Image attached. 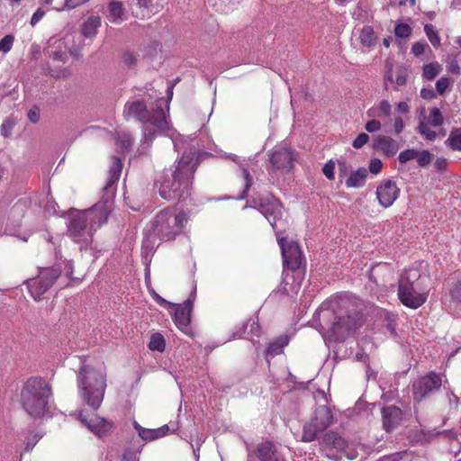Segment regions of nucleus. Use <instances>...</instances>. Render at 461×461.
I'll list each match as a JSON object with an SVG mask.
<instances>
[{
  "instance_id": "1",
  "label": "nucleus",
  "mask_w": 461,
  "mask_h": 461,
  "mask_svg": "<svg viewBox=\"0 0 461 461\" xmlns=\"http://www.w3.org/2000/svg\"><path fill=\"white\" fill-rule=\"evenodd\" d=\"M323 336L329 340L343 341L363 323L356 300L339 295L324 303L319 312Z\"/></svg>"
},
{
  "instance_id": "2",
  "label": "nucleus",
  "mask_w": 461,
  "mask_h": 461,
  "mask_svg": "<svg viewBox=\"0 0 461 461\" xmlns=\"http://www.w3.org/2000/svg\"><path fill=\"white\" fill-rule=\"evenodd\" d=\"M122 167V161L118 158L113 157L112 166L108 171L107 182L104 186V191L107 195L106 201L97 203L91 209L73 215L70 218L68 225L69 236L75 242L80 243L81 248L91 243L93 232L107 221L111 212L108 199L113 195V185L120 178Z\"/></svg>"
},
{
  "instance_id": "3",
  "label": "nucleus",
  "mask_w": 461,
  "mask_h": 461,
  "mask_svg": "<svg viewBox=\"0 0 461 461\" xmlns=\"http://www.w3.org/2000/svg\"><path fill=\"white\" fill-rule=\"evenodd\" d=\"M200 162L201 155L195 149L185 151L173 166L163 171L158 180L160 196L165 200H176L189 195Z\"/></svg>"
},
{
  "instance_id": "4",
  "label": "nucleus",
  "mask_w": 461,
  "mask_h": 461,
  "mask_svg": "<svg viewBox=\"0 0 461 461\" xmlns=\"http://www.w3.org/2000/svg\"><path fill=\"white\" fill-rule=\"evenodd\" d=\"M106 368L104 363L84 365L77 372V387L83 401L97 410L104 397L106 389Z\"/></svg>"
},
{
  "instance_id": "5",
  "label": "nucleus",
  "mask_w": 461,
  "mask_h": 461,
  "mask_svg": "<svg viewBox=\"0 0 461 461\" xmlns=\"http://www.w3.org/2000/svg\"><path fill=\"white\" fill-rule=\"evenodd\" d=\"M123 115L126 120L134 119L143 124L142 132L145 142H151L158 131H166L168 123L164 110L160 105L149 109L140 100L127 102Z\"/></svg>"
},
{
  "instance_id": "6",
  "label": "nucleus",
  "mask_w": 461,
  "mask_h": 461,
  "mask_svg": "<svg viewBox=\"0 0 461 461\" xmlns=\"http://www.w3.org/2000/svg\"><path fill=\"white\" fill-rule=\"evenodd\" d=\"M285 268L293 271L290 276L284 272L281 291L288 296L297 294L303 279V271L301 268L305 264V259L299 245L294 241H287L285 238H277Z\"/></svg>"
},
{
  "instance_id": "7",
  "label": "nucleus",
  "mask_w": 461,
  "mask_h": 461,
  "mask_svg": "<svg viewBox=\"0 0 461 461\" xmlns=\"http://www.w3.org/2000/svg\"><path fill=\"white\" fill-rule=\"evenodd\" d=\"M51 394V387L44 379L31 377L21 393L23 407L30 416L41 417L50 409Z\"/></svg>"
},
{
  "instance_id": "8",
  "label": "nucleus",
  "mask_w": 461,
  "mask_h": 461,
  "mask_svg": "<svg viewBox=\"0 0 461 461\" xmlns=\"http://www.w3.org/2000/svg\"><path fill=\"white\" fill-rule=\"evenodd\" d=\"M426 278L415 269L401 274L398 281V297L403 305L417 309L427 301L429 290L423 285Z\"/></svg>"
},
{
  "instance_id": "9",
  "label": "nucleus",
  "mask_w": 461,
  "mask_h": 461,
  "mask_svg": "<svg viewBox=\"0 0 461 461\" xmlns=\"http://www.w3.org/2000/svg\"><path fill=\"white\" fill-rule=\"evenodd\" d=\"M186 221L185 212L165 209L156 215L150 222L148 231L150 236L158 238L161 241H169L182 231Z\"/></svg>"
},
{
  "instance_id": "10",
  "label": "nucleus",
  "mask_w": 461,
  "mask_h": 461,
  "mask_svg": "<svg viewBox=\"0 0 461 461\" xmlns=\"http://www.w3.org/2000/svg\"><path fill=\"white\" fill-rule=\"evenodd\" d=\"M252 207L258 209L268 221L273 229L280 230L285 226V211L281 203L272 195L258 196L251 201Z\"/></svg>"
},
{
  "instance_id": "11",
  "label": "nucleus",
  "mask_w": 461,
  "mask_h": 461,
  "mask_svg": "<svg viewBox=\"0 0 461 461\" xmlns=\"http://www.w3.org/2000/svg\"><path fill=\"white\" fill-rule=\"evenodd\" d=\"M60 274V267L54 266L41 268L37 277L28 280L27 285L34 300H41V296L54 285Z\"/></svg>"
},
{
  "instance_id": "12",
  "label": "nucleus",
  "mask_w": 461,
  "mask_h": 461,
  "mask_svg": "<svg viewBox=\"0 0 461 461\" xmlns=\"http://www.w3.org/2000/svg\"><path fill=\"white\" fill-rule=\"evenodd\" d=\"M441 385V376L435 372L420 377L412 384L413 400L420 402L430 397L440 389Z\"/></svg>"
},
{
  "instance_id": "13",
  "label": "nucleus",
  "mask_w": 461,
  "mask_h": 461,
  "mask_svg": "<svg viewBox=\"0 0 461 461\" xmlns=\"http://www.w3.org/2000/svg\"><path fill=\"white\" fill-rule=\"evenodd\" d=\"M269 161L272 170H282L288 172L294 167L295 159L294 153L286 147L276 148L269 152Z\"/></svg>"
},
{
  "instance_id": "14",
  "label": "nucleus",
  "mask_w": 461,
  "mask_h": 461,
  "mask_svg": "<svg viewBox=\"0 0 461 461\" xmlns=\"http://www.w3.org/2000/svg\"><path fill=\"white\" fill-rule=\"evenodd\" d=\"M376 197L379 204L384 208H388L398 198L400 189L397 187L395 182L390 179L384 180L376 188Z\"/></svg>"
},
{
  "instance_id": "15",
  "label": "nucleus",
  "mask_w": 461,
  "mask_h": 461,
  "mask_svg": "<svg viewBox=\"0 0 461 461\" xmlns=\"http://www.w3.org/2000/svg\"><path fill=\"white\" fill-rule=\"evenodd\" d=\"M254 454L259 461H286L278 451L276 445L270 440L258 444Z\"/></svg>"
},
{
  "instance_id": "16",
  "label": "nucleus",
  "mask_w": 461,
  "mask_h": 461,
  "mask_svg": "<svg viewBox=\"0 0 461 461\" xmlns=\"http://www.w3.org/2000/svg\"><path fill=\"white\" fill-rule=\"evenodd\" d=\"M78 418L90 431L99 437L106 435L113 429V423L104 418L95 416L87 420L84 411H80Z\"/></svg>"
},
{
  "instance_id": "17",
  "label": "nucleus",
  "mask_w": 461,
  "mask_h": 461,
  "mask_svg": "<svg viewBox=\"0 0 461 461\" xmlns=\"http://www.w3.org/2000/svg\"><path fill=\"white\" fill-rule=\"evenodd\" d=\"M383 427L390 432L395 429L402 419V412L399 407L390 405L382 410Z\"/></svg>"
},
{
  "instance_id": "18",
  "label": "nucleus",
  "mask_w": 461,
  "mask_h": 461,
  "mask_svg": "<svg viewBox=\"0 0 461 461\" xmlns=\"http://www.w3.org/2000/svg\"><path fill=\"white\" fill-rule=\"evenodd\" d=\"M373 149L381 151L385 157L391 158L397 153L399 144L389 136L377 135L374 138Z\"/></svg>"
},
{
  "instance_id": "19",
  "label": "nucleus",
  "mask_w": 461,
  "mask_h": 461,
  "mask_svg": "<svg viewBox=\"0 0 461 461\" xmlns=\"http://www.w3.org/2000/svg\"><path fill=\"white\" fill-rule=\"evenodd\" d=\"M193 307L191 299L186 300L183 304H178L175 311L174 321L179 328H186L190 322V314Z\"/></svg>"
},
{
  "instance_id": "20",
  "label": "nucleus",
  "mask_w": 461,
  "mask_h": 461,
  "mask_svg": "<svg viewBox=\"0 0 461 461\" xmlns=\"http://www.w3.org/2000/svg\"><path fill=\"white\" fill-rule=\"evenodd\" d=\"M312 420L319 426V429H326L333 420L331 411L325 405L319 406L315 410Z\"/></svg>"
},
{
  "instance_id": "21",
  "label": "nucleus",
  "mask_w": 461,
  "mask_h": 461,
  "mask_svg": "<svg viewBox=\"0 0 461 461\" xmlns=\"http://www.w3.org/2000/svg\"><path fill=\"white\" fill-rule=\"evenodd\" d=\"M322 443L339 451H343L348 447V442L334 431L326 433L322 438Z\"/></svg>"
},
{
  "instance_id": "22",
  "label": "nucleus",
  "mask_w": 461,
  "mask_h": 461,
  "mask_svg": "<svg viewBox=\"0 0 461 461\" xmlns=\"http://www.w3.org/2000/svg\"><path fill=\"white\" fill-rule=\"evenodd\" d=\"M101 26V18L99 16H91L82 24V34L86 38L92 39L96 33L98 28Z\"/></svg>"
},
{
  "instance_id": "23",
  "label": "nucleus",
  "mask_w": 461,
  "mask_h": 461,
  "mask_svg": "<svg viewBox=\"0 0 461 461\" xmlns=\"http://www.w3.org/2000/svg\"><path fill=\"white\" fill-rule=\"evenodd\" d=\"M109 15L108 19L112 23H121L124 19V7L123 4L119 1H112L108 5Z\"/></svg>"
},
{
  "instance_id": "24",
  "label": "nucleus",
  "mask_w": 461,
  "mask_h": 461,
  "mask_svg": "<svg viewBox=\"0 0 461 461\" xmlns=\"http://www.w3.org/2000/svg\"><path fill=\"white\" fill-rule=\"evenodd\" d=\"M367 176V171L366 168L361 167L356 171H353L348 178L346 180L347 187H360L365 184L366 178Z\"/></svg>"
},
{
  "instance_id": "25",
  "label": "nucleus",
  "mask_w": 461,
  "mask_h": 461,
  "mask_svg": "<svg viewBox=\"0 0 461 461\" xmlns=\"http://www.w3.org/2000/svg\"><path fill=\"white\" fill-rule=\"evenodd\" d=\"M450 302L449 308L450 310L458 313L461 312V281L455 284L449 290Z\"/></svg>"
},
{
  "instance_id": "26",
  "label": "nucleus",
  "mask_w": 461,
  "mask_h": 461,
  "mask_svg": "<svg viewBox=\"0 0 461 461\" xmlns=\"http://www.w3.org/2000/svg\"><path fill=\"white\" fill-rule=\"evenodd\" d=\"M321 431L323 430L319 429V426L312 420L303 426L302 440L303 442H312L316 438L318 433Z\"/></svg>"
},
{
  "instance_id": "27",
  "label": "nucleus",
  "mask_w": 461,
  "mask_h": 461,
  "mask_svg": "<svg viewBox=\"0 0 461 461\" xmlns=\"http://www.w3.org/2000/svg\"><path fill=\"white\" fill-rule=\"evenodd\" d=\"M359 40L363 46L371 47L375 43V36L372 27L365 26L360 32Z\"/></svg>"
},
{
  "instance_id": "28",
  "label": "nucleus",
  "mask_w": 461,
  "mask_h": 461,
  "mask_svg": "<svg viewBox=\"0 0 461 461\" xmlns=\"http://www.w3.org/2000/svg\"><path fill=\"white\" fill-rule=\"evenodd\" d=\"M427 123L433 127H438L444 123V117L438 107H433L430 110Z\"/></svg>"
},
{
  "instance_id": "29",
  "label": "nucleus",
  "mask_w": 461,
  "mask_h": 461,
  "mask_svg": "<svg viewBox=\"0 0 461 461\" xmlns=\"http://www.w3.org/2000/svg\"><path fill=\"white\" fill-rule=\"evenodd\" d=\"M447 142L453 150H461V129L453 130Z\"/></svg>"
},
{
  "instance_id": "30",
  "label": "nucleus",
  "mask_w": 461,
  "mask_h": 461,
  "mask_svg": "<svg viewBox=\"0 0 461 461\" xmlns=\"http://www.w3.org/2000/svg\"><path fill=\"white\" fill-rule=\"evenodd\" d=\"M139 55L131 51H124L120 58V64L125 68H132L138 61Z\"/></svg>"
},
{
  "instance_id": "31",
  "label": "nucleus",
  "mask_w": 461,
  "mask_h": 461,
  "mask_svg": "<svg viewBox=\"0 0 461 461\" xmlns=\"http://www.w3.org/2000/svg\"><path fill=\"white\" fill-rule=\"evenodd\" d=\"M149 348L151 350H157L159 352L164 351L165 349V339L163 336L159 333H155L151 336Z\"/></svg>"
},
{
  "instance_id": "32",
  "label": "nucleus",
  "mask_w": 461,
  "mask_h": 461,
  "mask_svg": "<svg viewBox=\"0 0 461 461\" xmlns=\"http://www.w3.org/2000/svg\"><path fill=\"white\" fill-rule=\"evenodd\" d=\"M418 132L424 137L425 140L433 141L437 138V133L429 128V124L424 121H420L417 128Z\"/></svg>"
},
{
  "instance_id": "33",
  "label": "nucleus",
  "mask_w": 461,
  "mask_h": 461,
  "mask_svg": "<svg viewBox=\"0 0 461 461\" xmlns=\"http://www.w3.org/2000/svg\"><path fill=\"white\" fill-rule=\"evenodd\" d=\"M425 33L434 47L440 45V38L432 24H426L424 27Z\"/></svg>"
},
{
  "instance_id": "34",
  "label": "nucleus",
  "mask_w": 461,
  "mask_h": 461,
  "mask_svg": "<svg viewBox=\"0 0 461 461\" xmlns=\"http://www.w3.org/2000/svg\"><path fill=\"white\" fill-rule=\"evenodd\" d=\"M433 155L427 149L418 150L416 157L417 163L420 167H426L432 161Z\"/></svg>"
},
{
  "instance_id": "35",
  "label": "nucleus",
  "mask_w": 461,
  "mask_h": 461,
  "mask_svg": "<svg viewBox=\"0 0 461 461\" xmlns=\"http://www.w3.org/2000/svg\"><path fill=\"white\" fill-rule=\"evenodd\" d=\"M418 155V150L415 149H409L402 151L399 154L398 159L401 164H405L414 158H416Z\"/></svg>"
},
{
  "instance_id": "36",
  "label": "nucleus",
  "mask_w": 461,
  "mask_h": 461,
  "mask_svg": "<svg viewBox=\"0 0 461 461\" xmlns=\"http://www.w3.org/2000/svg\"><path fill=\"white\" fill-rule=\"evenodd\" d=\"M438 74V66L434 63H429L423 68V77L428 80L434 79Z\"/></svg>"
},
{
  "instance_id": "37",
  "label": "nucleus",
  "mask_w": 461,
  "mask_h": 461,
  "mask_svg": "<svg viewBox=\"0 0 461 461\" xmlns=\"http://www.w3.org/2000/svg\"><path fill=\"white\" fill-rule=\"evenodd\" d=\"M394 33L399 38H408L411 33V28L407 23H399L394 28Z\"/></svg>"
},
{
  "instance_id": "38",
  "label": "nucleus",
  "mask_w": 461,
  "mask_h": 461,
  "mask_svg": "<svg viewBox=\"0 0 461 461\" xmlns=\"http://www.w3.org/2000/svg\"><path fill=\"white\" fill-rule=\"evenodd\" d=\"M378 113H376V116L382 117L385 116L388 117L391 114L392 112V106L390 103L386 100H383L380 102L378 107H377Z\"/></svg>"
},
{
  "instance_id": "39",
  "label": "nucleus",
  "mask_w": 461,
  "mask_h": 461,
  "mask_svg": "<svg viewBox=\"0 0 461 461\" xmlns=\"http://www.w3.org/2000/svg\"><path fill=\"white\" fill-rule=\"evenodd\" d=\"M15 125L14 120L9 118L3 122L1 125V133L4 137H10Z\"/></svg>"
},
{
  "instance_id": "40",
  "label": "nucleus",
  "mask_w": 461,
  "mask_h": 461,
  "mask_svg": "<svg viewBox=\"0 0 461 461\" xmlns=\"http://www.w3.org/2000/svg\"><path fill=\"white\" fill-rule=\"evenodd\" d=\"M139 435L144 440H154L158 438L156 429H139Z\"/></svg>"
},
{
  "instance_id": "41",
  "label": "nucleus",
  "mask_w": 461,
  "mask_h": 461,
  "mask_svg": "<svg viewBox=\"0 0 461 461\" xmlns=\"http://www.w3.org/2000/svg\"><path fill=\"white\" fill-rule=\"evenodd\" d=\"M14 40V39L12 35H5L0 41V51L7 53L12 49Z\"/></svg>"
},
{
  "instance_id": "42",
  "label": "nucleus",
  "mask_w": 461,
  "mask_h": 461,
  "mask_svg": "<svg viewBox=\"0 0 461 461\" xmlns=\"http://www.w3.org/2000/svg\"><path fill=\"white\" fill-rule=\"evenodd\" d=\"M450 85L448 77H442L436 83V90L439 95H443Z\"/></svg>"
},
{
  "instance_id": "43",
  "label": "nucleus",
  "mask_w": 461,
  "mask_h": 461,
  "mask_svg": "<svg viewBox=\"0 0 461 461\" xmlns=\"http://www.w3.org/2000/svg\"><path fill=\"white\" fill-rule=\"evenodd\" d=\"M242 176H243V178L245 180V189H244V191L242 192V194L240 197V199L245 198L249 189L252 185V177H251L249 172L248 171V169H246V168L242 169Z\"/></svg>"
},
{
  "instance_id": "44",
  "label": "nucleus",
  "mask_w": 461,
  "mask_h": 461,
  "mask_svg": "<svg viewBox=\"0 0 461 461\" xmlns=\"http://www.w3.org/2000/svg\"><path fill=\"white\" fill-rule=\"evenodd\" d=\"M334 169H335V164L331 160L327 162L324 165V167L322 168V172H323L324 176L329 180H333L334 179V177H335Z\"/></svg>"
},
{
  "instance_id": "45",
  "label": "nucleus",
  "mask_w": 461,
  "mask_h": 461,
  "mask_svg": "<svg viewBox=\"0 0 461 461\" xmlns=\"http://www.w3.org/2000/svg\"><path fill=\"white\" fill-rule=\"evenodd\" d=\"M369 140V136L366 133H360L353 141V147L355 149H360Z\"/></svg>"
},
{
  "instance_id": "46",
  "label": "nucleus",
  "mask_w": 461,
  "mask_h": 461,
  "mask_svg": "<svg viewBox=\"0 0 461 461\" xmlns=\"http://www.w3.org/2000/svg\"><path fill=\"white\" fill-rule=\"evenodd\" d=\"M119 142L123 149H127L132 144V138L130 134L122 133L119 135Z\"/></svg>"
},
{
  "instance_id": "47",
  "label": "nucleus",
  "mask_w": 461,
  "mask_h": 461,
  "mask_svg": "<svg viewBox=\"0 0 461 461\" xmlns=\"http://www.w3.org/2000/svg\"><path fill=\"white\" fill-rule=\"evenodd\" d=\"M46 12L42 8H38L31 18L30 24L34 27L45 15Z\"/></svg>"
},
{
  "instance_id": "48",
  "label": "nucleus",
  "mask_w": 461,
  "mask_h": 461,
  "mask_svg": "<svg viewBox=\"0 0 461 461\" xmlns=\"http://www.w3.org/2000/svg\"><path fill=\"white\" fill-rule=\"evenodd\" d=\"M383 164L379 158H373L369 163V170L373 174H378L382 169Z\"/></svg>"
},
{
  "instance_id": "49",
  "label": "nucleus",
  "mask_w": 461,
  "mask_h": 461,
  "mask_svg": "<svg viewBox=\"0 0 461 461\" xmlns=\"http://www.w3.org/2000/svg\"><path fill=\"white\" fill-rule=\"evenodd\" d=\"M27 115L31 122L37 123L40 120V109L37 106H34L29 110Z\"/></svg>"
},
{
  "instance_id": "50",
  "label": "nucleus",
  "mask_w": 461,
  "mask_h": 461,
  "mask_svg": "<svg viewBox=\"0 0 461 461\" xmlns=\"http://www.w3.org/2000/svg\"><path fill=\"white\" fill-rule=\"evenodd\" d=\"M381 128V123L377 120H371L366 123L365 129L368 132H375Z\"/></svg>"
},
{
  "instance_id": "51",
  "label": "nucleus",
  "mask_w": 461,
  "mask_h": 461,
  "mask_svg": "<svg viewBox=\"0 0 461 461\" xmlns=\"http://www.w3.org/2000/svg\"><path fill=\"white\" fill-rule=\"evenodd\" d=\"M425 47H426V43L418 41L412 45L411 51L415 56L418 57L424 53Z\"/></svg>"
},
{
  "instance_id": "52",
  "label": "nucleus",
  "mask_w": 461,
  "mask_h": 461,
  "mask_svg": "<svg viewBox=\"0 0 461 461\" xmlns=\"http://www.w3.org/2000/svg\"><path fill=\"white\" fill-rule=\"evenodd\" d=\"M404 128L403 120L401 117H396L393 122V132L395 135H399Z\"/></svg>"
},
{
  "instance_id": "53",
  "label": "nucleus",
  "mask_w": 461,
  "mask_h": 461,
  "mask_svg": "<svg viewBox=\"0 0 461 461\" xmlns=\"http://www.w3.org/2000/svg\"><path fill=\"white\" fill-rule=\"evenodd\" d=\"M249 326H250V332L256 336L259 335V325L258 323V321L255 319H250L249 321Z\"/></svg>"
},
{
  "instance_id": "54",
  "label": "nucleus",
  "mask_w": 461,
  "mask_h": 461,
  "mask_svg": "<svg viewBox=\"0 0 461 461\" xmlns=\"http://www.w3.org/2000/svg\"><path fill=\"white\" fill-rule=\"evenodd\" d=\"M420 96L424 99H432L434 97H436V94L435 92L433 91V89H426V88H423L421 91H420Z\"/></svg>"
},
{
  "instance_id": "55",
  "label": "nucleus",
  "mask_w": 461,
  "mask_h": 461,
  "mask_svg": "<svg viewBox=\"0 0 461 461\" xmlns=\"http://www.w3.org/2000/svg\"><path fill=\"white\" fill-rule=\"evenodd\" d=\"M447 166V160L444 158H438L435 162V167L438 170H445Z\"/></svg>"
},
{
  "instance_id": "56",
  "label": "nucleus",
  "mask_w": 461,
  "mask_h": 461,
  "mask_svg": "<svg viewBox=\"0 0 461 461\" xmlns=\"http://www.w3.org/2000/svg\"><path fill=\"white\" fill-rule=\"evenodd\" d=\"M52 57L55 60H59V61H62V62H65L66 61V58H67V55L65 52H62V51H54L52 53Z\"/></svg>"
},
{
  "instance_id": "57",
  "label": "nucleus",
  "mask_w": 461,
  "mask_h": 461,
  "mask_svg": "<svg viewBox=\"0 0 461 461\" xmlns=\"http://www.w3.org/2000/svg\"><path fill=\"white\" fill-rule=\"evenodd\" d=\"M168 431L169 428L167 425H163L162 427L156 429L158 438L167 435Z\"/></svg>"
},
{
  "instance_id": "58",
  "label": "nucleus",
  "mask_w": 461,
  "mask_h": 461,
  "mask_svg": "<svg viewBox=\"0 0 461 461\" xmlns=\"http://www.w3.org/2000/svg\"><path fill=\"white\" fill-rule=\"evenodd\" d=\"M397 111L402 113H407L409 112V105L405 102H400L397 105Z\"/></svg>"
},
{
  "instance_id": "59",
  "label": "nucleus",
  "mask_w": 461,
  "mask_h": 461,
  "mask_svg": "<svg viewBox=\"0 0 461 461\" xmlns=\"http://www.w3.org/2000/svg\"><path fill=\"white\" fill-rule=\"evenodd\" d=\"M396 84L399 85V86H402L406 83V77L404 75H398L396 77V80H395Z\"/></svg>"
},
{
  "instance_id": "60",
  "label": "nucleus",
  "mask_w": 461,
  "mask_h": 461,
  "mask_svg": "<svg viewBox=\"0 0 461 461\" xmlns=\"http://www.w3.org/2000/svg\"><path fill=\"white\" fill-rule=\"evenodd\" d=\"M153 297L154 299L159 303V304H165L167 303V301L160 297L157 293L153 292Z\"/></svg>"
},
{
  "instance_id": "61",
  "label": "nucleus",
  "mask_w": 461,
  "mask_h": 461,
  "mask_svg": "<svg viewBox=\"0 0 461 461\" xmlns=\"http://www.w3.org/2000/svg\"><path fill=\"white\" fill-rule=\"evenodd\" d=\"M278 348L276 346V344H270L267 348L268 354H273L277 352Z\"/></svg>"
},
{
  "instance_id": "62",
  "label": "nucleus",
  "mask_w": 461,
  "mask_h": 461,
  "mask_svg": "<svg viewBox=\"0 0 461 461\" xmlns=\"http://www.w3.org/2000/svg\"><path fill=\"white\" fill-rule=\"evenodd\" d=\"M21 207H22V204H21L20 203H16L13 206L12 210H13V211H19V210L21 209Z\"/></svg>"
},
{
  "instance_id": "63",
  "label": "nucleus",
  "mask_w": 461,
  "mask_h": 461,
  "mask_svg": "<svg viewBox=\"0 0 461 461\" xmlns=\"http://www.w3.org/2000/svg\"><path fill=\"white\" fill-rule=\"evenodd\" d=\"M453 72L458 74L459 73V67L458 66H454L452 67V69H451Z\"/></svg>"
},
{
  "instance_id": "64",
  "label": "nucleus",
  "mask_w": 461,
  "mask_h": 461,
  "mask_svg": "<svg viewBox=\"0 0 461 461\" xmlns=\"http://www.w3.org/2000/svg\"><path fill=\"white\" fill-rule=\"evenodd\" d=\"M349 0H335V2L339 5H345L346 3H348Z\"/></svg>"
}]
</instances>
